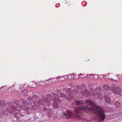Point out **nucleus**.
<instances>
[{"mask_svg": "<svg viewBox=\"0 0 122 122\" xmlns=\"http://www.w3.org/2000/svg\"><path fill=\"white\" fill-rule=\"evenodd\" d=\"M84 104L86 106H81L80 107H77L73 112L67 111L63 113V118L69 119L72 117L73 115L80 119L82 118L81 116L83 111H85L89 113L90 115L93 114L95 117L98 118L100 122L103 121L105 117V111L103 109L97 105L93 101L89 99L86 101Z\"/></svg>", "mask_w": 122, "mask_h": 122, "instance_id": "obj_1", "label": "nucleus"}, {"mask_svg": "<svg viewBox=\"0 0 122 122\" xmlns=\"http://www.w3.org/2000/svg\"><path fill=\"white\" fill-rule=\"evenodd\" d=\"M32 98L33 99L39 101L41 104L45 105V102L47 103L48 105H49L51 103V101H52L53 97L51 96L50 94L46 95V98L45 97H43L42 99L39 98V96L36 94H33L32 96Z\"/></svg>", "mask_w": 122, "mask_h": 122, "instance_id": "obj_2", "label": "nucleus"}, {"mask_svg": "<svg viewBox=\"0 0 122 122\" xmlns=\"http://www.w3.org/2000/svg\"><path fill=\"white\" fill-rule=\"evenodd\" d=\"M53 96H51L54 97L57 99L58 102L59 103H61V102L62 103V101L65 98H66V97L65 94L64 93H61L60 94V96L59 97L57 93H53L52 94ZM53 98L52 99L53 100ZM52 100L51 101H52Z\"/></svg>", "mask_w": 122, "mask_h": 122, "instance_id": "obj_3", "label": "nucleus"}, {"mask_svg": "<svg viewBox=\"0 0 122 122\" xmlns=\"http://www.w3.org/2000/svg\"><path fill=\"white\" fill-rule=\"evenodd\" d=\"M58 102L57 99L54 98L53 107L55 109L59 108L61 106L60 105L62 104L61 102V103H59Z\"/></svg>", "mask_w": 122, "mask_h": 122, "instance_id": "obj_4", "label": "nucleus"}, {"mask_svg": "<svg viewBox=\"0 0 122 122\" xmlns=\"http://www.w3.org/2000/svg\"><path fill=\"white\" fill-rule=\"evenodd\" d=\"M22 109L24 110L28 111L29 110V108L27 106L28 105V102L27 101L24 100L22 102Z\"/></svg>", "mask_w": 122, "mask_h": 122, "instance_id": "obj_5", "label": "nucleus"}, {"mask_svg": "<svg viewBox=\"0 0 122 122\" xmlns=\"http://www.w3.org/2000/svg\"><path fill=\"white\" fill-rule=\"evenodd\" d=\"M101 89L99 87L95 88V90L97 93V95L99 98H101L103 97V96L102 94Z\"/></svg>", "mask_w": 122, "mask_h": 122, "instance_id": "obj_6", "label": "nucleus"}, {"mask_svg": "<svg viewBox=\"0 0 122 122\" xmlns=\"http://www.w3.org/2000/svg\"><path fill=\"white\" fill-rule=\"evenodd\" d=\"M16 107H15L14 106H11V108L13 109V111H15L16 110H17V111H19L21 110V107L20 105L17 103L16 105Z\"/></svg>", "mask_w": 122, "mask_h": 122, "instance_id": "obj_7", "label": "nucleus"}, {"mask_svg": "<svg viewBox=\"0 0 122 122\" xmlns=\"http://www.w3.org/2000/svg\"><path fill=\"white\" fill-rule=\"evenodd\" d=\"M81 93L82 95L86 97H87L88 96H90V94L87 89H85L83 91H81Z\"/></svg>", "mask_w": 122, "mask_h": 122, "instance_id": "obj_8", "label": "nucleus"}, {"mask_svg": "<svg viewBox=\"0 0 122 122\" xmlns=\"http://www.w3.org/2000/svg\"><path fill=\"white\" fill-rule=\"evenodd\" d=\"M111 89L112 91L114 94H119V90L117 87L113 86L112 87Z\"/></svg>", "mask_w": 122, "mask_h": 122, "instance_id": "obj_9", "label": "nucleus"}, {"mask_svg": "<svg viewBox=\"0 0 122 122\" xmlns=\"http://www.w3.org/2000/svg\"><path fill=\"white\" fill-rule=\"evenodd\" d=\"M70 79H77L79 78L78 76H77L76 74H70L68 77Z\"/></svg>", "mask_w": 122, "mask_h": 122, "instance_id": "obj_10", "label": "nucleus"}, {"mask_svg": "<svg viewBox=\"0 0 122 122\" xmlns=\"http://www.w3.org/2000/svg\"><path fill=\"white\" fill-rule=\"evenodd\" d=\"M6 110L9 113L13 114L15 116L16 114L15 112L13 110V109L11 108V107L10 108L8 107H6Z\"/></svg>", "mask_w": 122, "mask_h": 122, "instance_id": "obj_11", "label": "nucleus"}, {"mask_svg": "<svg viewBox=\"0 0 122 122\" xmlns=\"http://www.w3.org/2000/svg\"><path fill=\"white\" fill-rule=\"evenodd\" d=\"M98 75L93 74H89L88 77L91 79H96L98 78Z\"/></svg>", "mask_w": 122, "mask_h": 122, "instance_id": "obj_12", "label": "nucleus"}, {"mask_svg": "<svg viewBox=\"0 0 122 122\" xmlns=\"http://www.w3.org/2000/svg\"><path fill=\"white\" fill-rule=\"evenodd\" d=\"M74 104L76 105H80L81 104H82L83 103V102L82 101H75L74 102ZM83 105L84 104H83Z\"/></svg>", "mask_w": 122, "mask_h": 122, "instance_id": "obj_13", "label": "nucleus"}, {"mask_svg": "<svg viewBox=\"0 0 122 122\" xmlns=\"http://www.w3.org/2000/svg\"><path fill=\"white\" fill-rule=\"evenodd\" d=\"M104 99L106 102L109 103L110 102V97H108L107 96H106L105 97Z\"/></svg>", "mask_w": 122, "mask_h": 122, "instance_id": "obj_14", "label": "nucleus"}, {"mask_svg": "<svg viewBox=\"0 0 122 122\" xmlns=\"http://www.w3.org/2000/svg\"><path fill=\"white\" fill-rule=\"evenodd\" d=\"M0 105L2 107H5L6 106L5 102L3 100L0 101Z\"/></svg>", "mask_w": 122, "mask_h": 122, "instance_id": "obj_15", "label": "nucleus"}, {"mask_svg": "<svg viewBox=\"0 0 122 122\" xmlns=\"http://www.w3.org/2000/svg\"><path fill=\"white\" fill-rule=\"evenodd\" d=\"M68 76V75H67L66 76L65 75L63 76H60V80L62 81H63L65 79H67L68 78V77H67V76Z\"/></svg>", "mask_w": 122, "mask_h": 122, "instance_id": "obj_16", "label": "nucleus"}, {"mask_svg": "<svg viewBox=\"0 0 122 122\" xmlns=\"http://www.w3.org/2000/svg\"><path fill=\"white\" fill-rule=\"evenodd\" d=\"M45 104L44 105H43V104H42V105H43V107L42 108H41V110H43V111H46V110H47V108L45 107V105L46 104L47 105V106H49V105H50V104H49V105H47V103H46L45 102ZM51 104V103L50 104Z\"/></svg>", "mask_w": 122, "mask_h": 122, "instance_id": "obj_17", "label": "nucleus"}, {"mask_svg": "<svg viewBox=\"0 0 122 122\" xmlns=\"http://www.w3.org/2000/svg\"><path fill=\"white\" fill-rule=\"evenodd\" d=\"M51 80V79H49L48 80H46V81H45L46 84L48 85L51 84V81H50Z\"/></svg>", "mask_w": 122, "mask_h": 122, "instance_id": "obj_18", "label": "nucleus"}, {"mask_svg": "<svg viewBox=\"0 0 122 122\" xmlns=\"http://www.w3.org/2000/svg\"><path fill=\"white\" fill-rule=\"evenodd\" d=\"M74 93L71 92H70L68 94V96L71 98H73L74 97Z\"/></svg>", "mask_w": 122, "mask_h": 122, "instance_id": "obj_19", "label": "nucleus"}, {"mask_svg": "<svg viewBox=\"0 0 122 122\" xmlns=\"http://www.w3.org/2000/svg\"><path fill=\"white\" fill-rule=\"evenodd\" d=\"M115 105L117 107L119 108L121 107V106L120 103L118 102H115Z\"/></svg>", "mask_w": 122, "mask_h": 122, "instance_id": "obj_20", "label": "nucleus"}, {"mask_svg": "<svg viewBox=\"0 0 122 122\" xmlns=\"http://www.w3.org/2000/svg\"><path fill=\"white\" fill-rule=\"evenodd\" d=\"M37 101H35L34 102V105L36 107H39L40 106V104Z\"/></svg>", "mask_w": 122, "mask_h": 122, "instance_id": "obj_21", "label": "nucleus"}, {"mask_svg": "<svg viewBox=\"0 0 122 122\" xmlns=\"http://www.w3.org/2000/svg\"><path fill=\"white\" fill-rule=\"evenodd\" d=\"M27 92L26 90H23L21 92V94L24 95H26L27 94Z\"/></svg>", "mask_w": 122, "mask_h": 122, "instance_id": "obj_22", "label": "nucleus"}, {"mask_svg": "<svg viewBox=\"0 0 122 122\" xmlns=\"http://www.w3.org/2000/svg\"><path fill=\"white\" fill-rule=\"evenodd\" d=\"M51 109H50L49 110H48L47 112V114L48 117H50L51 116Z\"/></svg>", "mask_w": 122, "mask_h": 122, "instance_id": "obj_23", "label": "nucleus"}, {"mask_svg": "<svg viewBox=\"0 0 122 122\" xmlns=\"http://www.w3.org/2000/svg\"><path fill=\"white\" fill-rule=\"evenodd\" d=\"M5 112V110L0 107V113L1 114H4Z\"/></svg>", "mask_w": 122, "mask_h": 122, "instance_id": "obj_24", "label": "nucleus"}, {"mask_svg": "<svg viewBox=\"0 0 122 122\" xmlns=\"http://www.w3.org/2000/svg\"><path fill=\"white\" fill-rule=\"evenodd\" d=\"M32 97H29L28 98H27V100L29 101H31L32 100Z\"/></svg>", "mask_w": 122, "mask_h": 122, "instance_id": "obj_25", "label": "nucleus"}, {"mask_svg": "<svg viewBox=\"0 0 122 122\" xmlns=\"http://www.w3.org/2000/svg\"><path fill=\"white\" fill-rule=\"evenodd\" d=\"M90 96H91L92 97H94L95 96V93L94 92H93L92 93V94L91 95V93H90Z\"/></svg>", "mask_w": 122, "mask_h": 122, "instance_id": "obj_26", "label": "nucleus"}, {"mask_svg": "<svg viewBox=\"0 0 122 122\" xmlns=\"http://www.w3.org/2000/svg\"><path fill=\"white\" fill-rule=\"evenodd\" d=\"M37 86L36 85V83H33V85H32V87L34 88L36 86Z\"/></svg>", "mask_w": 122, "mask_h": 122, "instance_id": "obj_27", "label": "nucleus"}, {"mask_svg": "<svg viewBox=\"0 0 122 122\" xmlns=\"http://www.w3.org/2000/svg\"><path fill=\"white\" fill-rule=\"evenodd\" d=\"M14 102L15 104H16L18 103L19 101L17 100H14Z\"/></svg>", "mask_w": 122, "mask_h": 122, "instance_id": "obj_28", "label": "nucleus"}, {"mask_svg": "<svg viewBox=\"0 0 122 122\" xmlns=\"http://www.w3.org/2000/svg\"><path fill=\"white\" fill-rule=\"evenodd\" d=\"M69 85L71 87H74L73 85L71 83Z\"/></svg>", "mask_w": 122, "mask_h": 122, "instance_id": "obj_29", "label": "nucleus"}, {"mask_svg": "<svg viewBox=\"0 0 122 122\" xmlns=\"http://www.w3.org/2000/svg\"><path fill=\"white\" fill-rule=\"evenodd\" d=\"M12 102H7V104H8V105H10L11 104Z\"/></svg>", "mask_w": 122, "mask_h": 122, "instance_id": "obj_30", "label": "nucleus"}, {"mask_svg": "<svg viewBox=\"0 0 122 122\" xmlns=\"http://www.w3.org/2000/svg\"><path fill=\"white\" fill-rule=\"evenodd\" d=\"M106 86L107 87V88H108L107 89V90H108L109 89V88H110L107 85H106Z\"/></svg>", "mask_w": 122, "mask_h": 122, "instance_id": "obj_31", "label": "nucleus"}, {"mask_svg": "<svg viewBox=\"0 0 122 122\" xmlns=\"http://www.w3.org/2000/svg\"><path fill=\"white\" fill-rule=\"evenodd\" d=\"M71 90V89L70 88H69L67 89L66 90V91H70V90Z\"/></svg>", "mask_w": 122, "mask_h": 122, "instance_id": "obj_32", "label": "nucleus"}, {"mask_svg": "<svg viewBox=\"0 0 122 122\" xmlns=\"http://www.w3.org/2000/svg\"><path fill=\"white\" fill-rule=\"evenodd\" d=\"M84 74H82L81 73H80V74H79L78 76H80L81 75L82 76H83L84 75Z\"/></svg>", "mask_w": 122, "mask_h": 122, "instance_id": "obj_33", "label": "nucleus"}, {"mask_svg": "<svg viewBox=\"0 0 122 122\" xmlns=\"http://www.w3.org/2000/svg\"><path fill=\"white\" fill-rule=\"evenodd\" d=\"M109 78V79H110V80H112V81H114V80L113 79H112V78H111V79H110Z\"/></svg>", "mask_w": 122, "mask_h": 122, "instance_id": "obj_34", "label": "nucleus"}, {"mask_svg": "<svg viewBox=\"0 0 122 122\" xmlns=\"http://www.w3.org/2000/svg\"><path fill=\"white\" fill-rule=\"evenodd\" d=\"M120 95L122 96V90L121 92L120 93Z\"/></svg>", "mask_w": 122, "mask_h": 122, "instance_id": "obj_35", "label": "nucleus"}, {"mask_svg": "<svg viewBox=\"0 0 122 122\" xmlns=\"http://www.w3.org/2000/svg\"><path fill=\"white\" fill-rule=\"evenodd\" d=\"M88 74H86V75L85 76V77H88Z\"/></svg>", "mask_w": 122, "mask_h": 122, "instance_id": "obj_36", "label": "nucleus"}, {"mask_svg": "<svg viewBox=\"0 0 122 122\" xmlns=\"http://www.w3.org/2000/svg\"><path fill=\"white\" fill-rule=\"evenodd\" d=\"M60 78V76H59L56 77V79H57L58 78Z\"/></svg>", "mask_w": 122, "mask_h": 122, "instance_id": "obj_37", "label": "nucleus"}, {"mask_svg": "<svg viewBox=\"0 0 122 122\" xmlns=\"http://www.w3.org/2000/svg\"><path fill=\"white\" fill-rule=\"evenodd\" d=\"M85 77V76H82L81 77V78H84Z\"/></svg>", "mask_w": 122, "mask_h": 122, "instance_id": "obj_38", "label": "nucleus"}, {"mask_svg": "<svg viewBox=\"0 0 122 122\" xmlns=\"http://www.w3.org/2000/svg\"><path fill=\"white\" fill-rule=\"evenodd\" d=\"M59 5V4H57L56 5H55V6H56V7H57V5Z\"/></svg>", "mask_w": 122, "mask_h": 122, "instance_id": "obj_39", "label": "nucleus"}, {"mask_svg": "<svg viewBox=\"0 0 122 122\" xmlns=\"http://www.w3.org/2000/svg\"><path fill=\"white\" fill-rule=\"evenodd\" d=\"M122 79V75H121V77H120Z\"/></svg>", "mask_w": 122, "mask_h": 122, "instance_id": "obj_40", "label": "nucleus"}, {"mask_svg": "<svg viewBox=\"0 0 122 122\" xmlns=\"http://www.w3.org/2000/svg\"><path fill=\"white\" fill-rule=\"evenodd\" d=\"M60 91V90H57V91ZM57 92H58L57 91Z\"/></svg>", "mask_w": 122, "mask_h": 122, "instance_id": "obj_41", "label": "nucleus"}, {"mask_svg": "<svg viewBox=\"0 0 122 122\" xmlns=\"http://www.w3.org/2000/svg\"><path fill=\"white\" fill-rule=\"evenodd\" d=\"M83 2H82V5H83Z\"/></svg>", "mask_w": 122, "mask_h": 122, "instance_id": "obj_42", "label": "nucleus"}]
</instances>
